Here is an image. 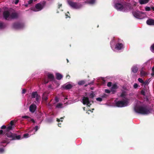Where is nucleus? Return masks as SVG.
<instances>
[{
    "label": "nucleus",
    "instance_id": "6e6552de",
    "mask_svg": "<svg viewBox=\"0 0 154 154\" xmlns=\"http://www.w3.org/2000/svg\"><path fill=\"white\" fill-rule=\"evenodd\" d=\"M43 4L38 3L35 5V8H32L31 10L35 12L38 11H41L43 9Z\"/></svg>",
    "mask_w": 154,
    "mask_h": 154
},
{
    "label": "nucleus",
    "instance_id": "0e129e2a",
    "mask_svg": "<svg viewBox=\"0 0 154 154\" xmlns=\"http://www.w3.org/2000/svg\"><path fill=\"white\" fill-rule=\"evenodd\" d=\"M152 9L153 11H154V7H152Z\"/></svg>",
    "mask_w": 154,
    "mask_h": 154
},
{
    "label": "nucleus",
    "instance_id": "f704fd0d",
    "mask_svg": "<svg viewBox=\"0 0 154 154\" xmlns=\"http://www.w3.org/2000/svg\"><path fill=\"white\" fill-rule=\"evenodd\" d=\"M138 81L140 83L143 84V79L140 78H139L138 79Z\"/></svg>",
    "mask_w": 154,
    "mask_h": 154
},
{
    "label": "nucleus",
    "instance_id": "c756f323",
    "mask_svg": "<svg viewBox=\"0 0 154 154\" xmlns=\"http://www.w3.org/2000/svg\"><path fill=\"white\" fill-rule=\"evenodd\" d=\"M13 139L20 140L21 139V136L20 135L16 136L14 137Z\"/></svg>",
    "mask_w": 154,
    "mask_h": 154
},
{
    "label": "nucleus",
    "instance_id": "20e7f679",
    "mask_svg": "<svg viewBox=\"0 0 154 154\" xmlns=\"http://www.w3.org/2000/svg\"><path fill=\"white\" fill-rule=\"evenodd\" d=\"M114 7L118 11L127 12L128 10L127 6H123L119 3H115L114 5Z\"/></svg>",
    "mask_w": 154,
    "mask_h": 154
},
{
    "label": "nucleus",
    "instance_id": "9d476101",
    "mask_svg": "<svg viewBox=\"0 0 154 154\" xmlns=\"http://www.w3.org/2000/svg\"><path fill=\"white\" fill-rule=\"evenodd\" d=\"M11 12L8 11H5L3 12V15L4 18L7 20H10Z\"/></svg>",
    "mask_w": 154,
    "mask_h": 154
},
{
    "label": "nucleus",
    "instance_id": "49530a36",
    "mask_svg": "<svg viewBox=\"0 0 154 154\" xmlns=\"http://www.w3.org/2000/svg\"><path fill=\"white\" fill-rule=\"evenodd\" d=\"M33 0H29L28 2L29 4H31L32 3Z\"/></svg>",
    "mask_w": 154,
    "mask_h": 154
},
{
    "label": "nucleus",
    "instance_id": "1a4fd4ad",
    "mask_svg": "<svg viewBox=\"0 0 154 154\" xmlns=\"http://www.w3.org/2000/svg\"><path fill=\"white\" fill-rule=\"evenodd\" d=\"M24 24L23 23L16 22L13 24V28L15 29H21L24 27Z\"/></svg>",
    "mask_w": 154,
    "mask_h": 154
},
{
    "label": "nucleus",
    "instance_id": "8fccbe9b",
    "mask_svg": "<svg viewBox=\"0 0 154 154\" xmlns=\"http://www.w3.org/2000/svg\"><path fill=\"white\" fill-rule=\"evenodd\" d=\"M107 86L108 87H110L111 85V82H109L107 84Z\"/></svg>",
    "mask_w": 154,
    "mask_h": 154
},
{
    "label": "nucleus",
    "instance_id": "ddd939ff",
    "mask_svg": "<svg viewBox=\"0 0 154 154\" xmlns=\"http://www.w3.org/2000/svg\"><path fill=\"white\" fill-rule=\"evenodd\" d=\"M33 131V129L29 130L28 133L24 134H23V137L24 138H27L30 137L31 135L35 134L34 132H32Z\"/></svg>",
    "mask_w": 154,
    "mask_h": 154
},
{
    "label": "nucleus",
    "instance_id": "bb28decb",
    "mask_svg": "<svg viewBox=\"0 0 154 154\" xmlns=\"http://www.w3.org/2000/svg\"><path fill=\"white\" fill-rule=\"evenodd\" d=\"M39 128V127L38 126L36 125L34 128H32L30 129V130H32V129H33V131L32 132H34L35 133V132L37 131L38 130V129Z\"/></svg>",
    "mask_w": 154,
    "mask_h": 154
},
{
    "label": "nucleus",
    "instance_id": "79ce46f5",
    "mask_svg": "<svg viewBox=\"0 0 154 154\" xmlns=\"http://www.w3.org/2000/svg\"><path fill=\"white\" fill-rule=\"evenodd\" d=\"M105 93H107V94H109L110 92V91L109 89H105Z\"/></svg>",
    "mask_w": 154,
    "mask_h": 154
},
{
    "label": "nucleus",
    "instance_id": "b1692460",
    "mask_svg": "<svg viewBox=\"0 0 154 154\" xmlns=\"http://www.w3.org/2000/svg\"><path fill=\"white\" fill-rule=\"evenodd\" d=\"M6 27V25L5 23L0 21V29H2L5 28Z\"/></svg>",
    "mask_w": 154,
    "mask_h": 154
},
{
    "label": "nucleus",
    "instance_id": "e433bc0d",
    "mask_svg": "<svg viewBox=\"0 0 154 154\" xmlns=\"http://www.w3.org/2000/svg\"><path fill=\"white\" fill-rule=\"evenodd\" d=\"M94 94L93 93H91L90 94L89 96L91 98H93L94 97Z\"/></svg>",
    "mask_w": 154,
    "mask_h": 154
},
{
    "label": "nucleus",
    "instance_id": "de8ad7c7",
    "mask_svg": "<svg viewBox=\"0 0 154 154\" xmlns=\"http://www.w3.org/2000/svg\"><path fill=\"white\" fill-rule=\"evenodd\" d=\"M107 97L108 95L106 94H104L102 96V98H106Z\"/></svg>",
    "mask_w": 154,
    "mask_h": 154
},
{
    "label": "nucleus",
    "instance_id": "39448f33",
    "mask_svg": "<svg viewBox=\"0 0 154 154\" xmlns=\"http://www.w3.org/2000/svg\"><path fill=\"white\" fill-rule=\"evenodd\" d=\"M133 14L135 18L140 19L144 18L146 16V13L141 11H136L133 12Z\"/></svg>",
    "mask_w": 154,
    "mask_h": 154
},
{
    "label": "nucleus",
    "instance_id": "7ed1b4c3",
    "mask_svg": "<svg viewBox=\"0 0 154 154\" xmlns=\"http://www.w3.org/2000/svg\"><path fill=\"white\" fill-rule=\"evenodd\" d=\"M110 46L112 49L115 51L121 50L124 48V43L122 40L118 39L116 41L113 38L110 42Z\"/></svg>",
    "mask_w": 154,
    "mask_h": 154
},
{
    "label": "nucleus",
    "instance_id": "a878e982",
    "mask_svg": "<svg viewBox=\"0 0 154 154\" xmlns=\"http://www.w3.org/2000/svg\"><path fill=\"white\" fill-rule=\"evenodd\" d=\"M63 107V104L61 103H58L56 106V107L58 108H60Z\"/></svg>",
    "mask_w": 154,
    "mask_h": 154
},
{
    "label": "nucleus",
    "instance_id": "0eeeda50",
    "mask_svg": "<svg viewBox=\"0 0 154 154\" xmlns=\"http://www.w3.org/2000/svg\"><path fill=\"white\" fill-rule=\"evenodd\" d=\"M31 97L32 98H35L36 100L35 103L38 104L40 103L41 97L40 95L38 94L36 91L32 92Z\"/></svg>",
    "mask_w": 154,
    "mask_h": 154
},
{
    "label": "nucleus",
    "instance_id": "a19ab883",
    "mask_svg": "<svg viewBox=\"0 0 154 154\" xmlns=\"http://www.w3.org/2000/svg\"><path fill=\"white\" fill-rule=\"evenodd\" d=\"M96 100L99 101H101L102 100V98L98 97L96 98Z\"/></svg>",
    "mask_w": 154,
    "mask_h": 154
},
{
    "label": "nucleus",
    "instance_id": "37998d69",
    "mask_svg": "<svg viewBox=\"0 0 154 154\" xmlns=\"http://www.w3.org/2000/svg\"><path fill=\"white\" fill-rule=\"evenodd\" d=\"M6 136L9 137H12V134L11 133L10 134V135H8V134H6Z\"/></svg>",
    "mask_w": 154,
    "mask_h": 154
},
{
    "label": "nucleus",
    "instance_id": "4c0bfd02",
    "mask_svg": "<svg viewBox=\"0 0 154 154\" xmlns=\"http://www.w3.org/2000/svg\"><path fill=\"white\" fill-rule=\"evenodd\" d=\"M150 8L149 7H146L145 8V10L146 11H149L150 10Z\"/></svg>",
    "mask_w": 154,
    "mask_h": 154
},
{
    "label": "nucleus",
    "instance_id": "4be33fe9",
    "mask_svg": "<svg viewBox=\"0 0 154 154\" xmlns=\"http://www.w3.org/2000/svg\"><path fill=\"white\" fill-rule=\"evenodd\" d=\"M43 100L46 101L48 99L47 95L45 93H44L42 96Z\"/></svg>",
    "mask_w": 154,
    "mask_h": 154
},
{
    "label": "nucleus",
    "instance_id": "603ef678",
    "mask_svg": "<svg viewBox=\"0 0 154 154\" xmlns=\"http://www.w3.org/2000/svg\"><path fill=\"white\" fill-rule=\"evenodd\" d=\"M26 90L25 89H23L22 91V94H25L26 92Z\"/></svg>",
    "mask_w": 154,
    "mask_h": 154
},
{
    "label": "nucleus",
    "instance_id": "bf43d9fd",
    "mask_svg": "<svg viewBox=\"0 0 154 154\" xmlns=\"http://www.w3.org/2000/svg\"><path fill=\"white\" fill-rule=\"evenodd\" d=\"M62 6V4H59V5H58V8H60V7L61 6Z\"/></svg>",
    "mask_w": 154,
    "mask_h": 154
},
{
    "label": "nucleus",
    "instance_id": "052dcab7",
    "mask_svg": "<svg viewBox=\"0 0 154 154\" xmlns=\"http://www.w3.org/2000/svg\"><path fill=\"white\" fill-rule=\"evenodd\" d=\"M152 72H154V66L152 67Z\"/></svg>",
    "mask_w": 154,
    "mask_h": 154
},
{
    "label": "nucleus",
    "instance_id": "c85d7f7f",
    "mask_svg": "<svg viewBox=\"0 0 154 154\" xmlns=\"http://www.w3.org/2000/svg\"><path fill=\"white\" fill-rule=\"evenodd\" d=\"M85 83V82L83 80L80 81L78 82V84L79 85H84Z\"/></svg>",
    "mask_w": 154,
    "mask_h": 154
},
{
    "label": "nucleus",
    "instance_id": "09e8293b",
    "mask_svg": "<svg viewBox=\"0 0 154 154\" xmlns=\"http://www.w3.org/2000/svg\"><path fill=\"white\" fill-rule=\"evenodd\" d=\"M19 0H16L15 2H14V4L15 5L17 4L19 2Z\"/></svg>",
    "mask_w": 154,
    "mask_h": 154
},
{
    "label": "nucleus",
    "instance_id": "680f3d73",
    "mask_svg": "<svg viewBox=\"0 0 154 154\" xmlns=\"http://www.w3.org/2000/svg\"><path fill=\"white\" fill-rule=\"evenodd\" d=\"M66 78L68 79H69L70 78V76L69 75H67L66 76Z\"/></svg>",
    "mask_w": 154,
    "mask_h": 154
},
{
    "label": "nucleus",
    "instance_id": "412c9836",
    "mask_svg": "<svg viewBox=\"0 0 154 154\" xmlns=\"http://www.w3.org/2000/svg\"><path fill=\"white\" fill-rule=\"evenodd\" d=\"M118 88L116 84H114L112 87L111 91L113 92H115L116 90Z\"/></svg>",
    "mask_w": 154,
    "mask_h": 154
},
{
    "label": "nucleus",
    "instance_id": "6ab92c4d",
    "mask_svg": "<svg viewBox=\"0 0 154 154\" xmlns=\"http://www.w3.org/2000/svg\"><path fill=\"white\" fill-rule=\"evenodd\" d=\"M131 70L134 73H136L138 70V67L136 66H133L131 69Z\"/></svg>",
    "mask_w": 154,
    "mask_h": 154
},
{
    "label": "nucleus",
    "instance_id": "f03ea898",
    "mask_svg": "<svg viewBox=\"0 0 154 154\" xmlns=\"http://www.w3.org/2000/svg\"><path fill=\"white\" fill-rule=\"evenodd\" d=\"M119 97L123 98L122 100H119L115 104L118 107H122L127 106L129 104V100L126 97L127 94L125 91H122L121 94H118Z\"/></svg>",
    "mask_w": 154,
    "mask_h": 154
},
{
    "label": "nucleus",
    "instance_id": "f257e3e1",
    "mask_svg": "<svg viewBox=\"0 0 154 154\" xmlns=\"http://www.w3.org/2000/svg\"><path fill=\"white\" fill-rule=\"evenodd\" d=\"M134 108L135 112L138 114L145 115L150 112L146 106L144 105L142 102L137 100L135 101Z\"/></svg>",
    "mask_w": 154,
    "mask_h": 154
},
{
    "label": "nucleus",
    "instance_id": "6e6d98bb",
    "mask_svg": "<svg viewBox=\"0 0 154 154\" xmlns=\"http://www.w3.org/2000/svg\"><path fill=\"white\" fill-rule=\"evenodd\" d=\"M10 125L13 126V121H11L10 122Z\"/></svg>",
    "mask_w": 154,
    "mask_h": 154
},
{
    "label": "nucleus",
    "instance_id": "5fc2aeb1",
    "mask_svg": "<svg viewBox=\"0 0 154 154\" xmlns=\"http://www.w3.org/2000/svg\"><path fill=\"white\" fill-rule=\"evenodd\" d=\"M90 112H93V111H91V110H88L86 112L87 113H88V114H89L90 113Z\"/></svg>",
    "mask_w": 154,
    "mask_h": 154
},
{
    "label": "nucleus",
    "instance_id": "3c124183",
    "mask_svg": "<svg viewBox=\"0 0 154 154\" xmlns=\"http://www.w3.org/2000/svg\"><path fill=\"white\" fill-rule=\"evenodd\" d=\"M47 106H48L49 107H51V104L50 103H48L47 104Z\"/></svg>",
    "mask_w": 154,
    "mask_h": 154
},
{
    "label": "nucleus",
    "instance_id": "58836bf2",
    "mask_svg": "<svg viewBox=\"0 0 154 154\" xmlns=\"http://www.w3.org/2000/svg\"><path fill=\"white\" fill-rule=\"evenodd\" d=\"M63 119V117L61 118H60V119H57V121L58 122H59L60 121L62 122Z\"/></svg>",
    "mask_w": 154,
    "mask_h": 154
},
{
    "label": "nucleus",
    "instance_id": "c03bdc74",
    "mask_svg": "<svg viewBox=\"0 0 154 154\" xmlns=\"http://www.w3.org/2000/svg\"><path fill=\"white\" fill-rule=\"evenodd\" d=\"M4 150L3 148H0V153H2L4 152Z\"/></svg>",
    "mask_w": 154,
    "mask_h": 154
},
{
    "label": "nucleus",
    "instance_id": "5701e85b",
    "mask_svg": "<svg viewBox=\"0 0 154 154\" xmlns=\"http://www.w3.org/2000/svg\"><path fill=\"white\" fill-rule=\"evenodd\" d=\"M96 0H88L86 2V3L91 5L94 4Z\"/></svg>",
    "mask_w": 154,
    "mask_h": 154
},
{
    "label": "nucleus",
    "instance_id": "423d86ee",
    "mask_svg": "<svg viewBox=\"0 0 154 154\" xmlns=\"http://www.w3.org/2000/svg\"><path fill=\"white\" fill-rule=\"evenodd\" d=\"M68 3L72 8L75 9H79L82 7V5L80 3L73 2L70 0L68 1Z\"/></svg>",
    "mask_w": 154,
    "mask_h": 154
},
{
    "label": "nucleus",
    "instance_id": "aec40b11",
    "mask_svg": "<svg viewBox=\"0 0 154 154\" xmlns=\"http://www.w3.org/2000/svg\"><path fill=\"white\" fill-rule=\"evenodd\" d=\"M149 0H139V2L141 5H143L147 3Z\"/></svg>",
    "mask_w": 154,
    "mask_h": 154
},
{
    "label": "nucleus",
    "instance_id": "4d7b16f0",
    "mask_svg": "<svg viewBox=\"0 0 154 154\" xmlns=\"http://www.w3.org/2000/svg\"><path fill=\"white\" fill-rule=\"evenodd\" d=\"M3 134V131L2 130H1L0 131V134Z\"/></svg>",
    "mask_w": 154,
    "mask_h": 154
},
{
    "label": "nucleus",
    "instance_id": "473e14b6",
    "mask_svg": "<svg viewBox=\"0 0 154 154\" xmlns=\"http://www.w3.org/2000/svg\"><path fill=\"white\" fill-rule=\"evenodd\" d=\"M54 100L55 101V102L54 103V104H55L56 103H57L59 102V99L57 97H55L54 99Z\"/></svg>",
    "mask_w": 154,
    "mask_h": 154
},
{
    "label": "nucleus",
    "instance_id": "13d9d810",
    "mask_svg": "<svg viewBox=\"0 0 154 154\" xmlns=\"http://www.w3.org/2000/svg\"><path fill=\"white\" fill-rule=\"evenodd\" d=\"M151 75L152 76H154V72H152V73H151Z\"/></svg>",
    "mask_w": 154,
    "mask_h": 154
},
{
    "label": "nucleus",
    "instance_id": "f3484780",
    "mask_svg": "<svg viewBox=\"0 0 154 154\" xmlns=\"http://www.w3.org/2000/svg\"><path fill=\"white\" fill-rule=\"evenodd\" d=\"M56 79L59 80H60L63 78V75L59 73H56Z\"/></svg>",
    "mask_w": 154,
    "mask_h": 154
},
{
    "label": "nucleus",
    "instance_id": "f8f14e48",
    "mask_svg": "<svg viewBox=\"0 0 154 154\" xmlns=\"http://www.w3.org/2000/svg\"><path fill=\"white\" fill-rule=\"evenodd\" d=\"M37 106L33 103L30 105L29 107V111L32 113H34L36 110Z\"/></svg>",
    "mask_w": 154,
    "mask_h": 154
},
{
    "label": "nucleus",
    "instance_id": "338daca9",
    "mask_svg": "<svg viewBox=\"0 0 154 154\" xmlns=\"http://www.w3.org/2000/svg\"><path fill=\"white\" fill-rule=\"evenodd\" d=\"M60 123H59V124H58V126H59V127H61V126H60Z\"/></svg>",
    "mask_w": 154,
    "mask_h": 154
},
{
    "label": "nucleus",
    "instance_id": "ea45409f",
    "mask_svg": "<svg viewBox=\"0 0 154 154\" xmlns=\"http://www.w3.org/2000/svg\"><path fill=\"white\" fill-rule=\"evenodd\" d=\"M138 86V85L137 83H134L133 85V87L134 88H136Z\"/></svg>",
    "mask_w": 154,
    "mask_h": 154
},
{
    "label": "nucleus",
    "instance_id": "dca6fc26",
    "mask_svg": "<svg viewBox=\"0 0 154 154\" xmlns=\"http://www.w3.org/2000/svg\"><path fill=\"white\" fill-rule=\"evenodd\" d=\"M72 87V85L70 84H65L63 85V88L66 89H70Z\"/></svg>",
    "mask_w": 154,
    "mask_h": 154
},
{
    "label": "nucleus",
    "instance_id": "c9c22d12",
    "mask_svg": "<svg viewBox=\"0 0 154 154\" xmlns=\"http://www.w3.org/2000/svg\"><path fill=\"white\" fill-rule=\"evenodd\" d=\"M140 93L143 96H145V92L144 90H142L141 91Z\"/></svg>",
    "mask_w": 154,
    "mask_h": 154
},
{
    "label": "nucleus",
    "instance_id": "864d4df0",
    "mask_svg": "<svg viewBox=\"0 0 154 154\" xmlns=\"http://www.w3.org/2000/svg\"><path fill=\"white\" fill-rule=\"evenodd\" d=\"M6 128V126L5 125H3L2 126L1 128L2 129H3L5 128Z\"/></svg>",
    "mask_w": 154,
    "mask_h": 154
},
{
    "label": "nucleus",
    "instance_id": "a18cd8bd",
    "mask_svg": "<svg viewBox=\"0 0 154 154\" xmlns=\"http://www.w3.org/2000/svg\"><path fill=\"white\" fill-rule=\"evenodd\" d=\"M29 116H22V119H28Z\"/></svg>",
    "mask_w": 154,
    "mask_h": 154
},
{
    "label": "nucleus",
    "instance_id": "774afa93",
    "mask_svg": "<svg viewBox=\"0 0 154 154\" xmlns=\"http://www.w3.org/2000/svg\"><path fill=\"white\" fill-rule=\"evenodd\" d=\"M7 143V142H6V141H5V142H2V143Z\"/></svg>",
    "mask_w": 154,
    "mask_h": 154
},
{
    "label": "nucleus",
    "instance_id": "e2e57ef3",
    "mask_svg": "<svg viewBox=\"0 0 154 154\" xmlns=\"http://www.w3.org/2000/svg\"><path fill=\"white\" fill-rule=\"evenodd\" d=\"M68 16V15L67 14H66V18H67V17H69Z\"/></svg>",
    "mask_w": 154,
    "mask_h": 154
},
{
    "label": "nucleus",
    "instance_id": "4468645a",
    "mask_svg": "<svg viewBox=\"0 0 154 154\" xmlns=\"http://www.w3.org/2000/svg\"><path fill=\"white\" fill-rule=\"evenodd\" d=\"M18 14L15 12H11L10 20L13 19H16L18 17Z\"/></svg>",
    "mask_w": 154,
    "mask_h": 154
},
{
    "label": "nucleus",
    "instance_id": "9b49d317",
    "mask_svg": "<svg viewBox=\"0 0 154 154\" xmlns=\"http://www.w3.org/2000/svg\"><path fill=\"white\" fill-rule=\"evenodd\" d=\"M82 103L84 104H86L88 106H90L91 104H90V102L88 97H84L82 100Z\"/></svg>",
    "mask_w": 154,
    "mask_h": 154
},
{
    "label": "nucleus",
    "instance_id": "72a5a7b5",
    "mask_svg": "<svg viewBox=\"0 0 154 154\" xmlns=\"http://www.w3.org/2000/svg\"><path fill=\"white\" fill-rule=\"evenodd\" d=\"M150 49L152 52L154 53V44L151 46Z\"/></svg>",
    "mask_w": 154,
    "mask_h": 154
},
{
    "label": "nucleus",
    "instance_id": "69168bd1",
    "mask_svg": "<svg viewBox=\"0 0 154 154\" xmlns=\"http://www.w3.org/2000/svg\"><path fill=\"white\" fill-rule=\"evenodd\" d=\"M44 82L45 83H47L48 82V81H45Z\"/></svg>",
    "mask_w": 154,
    "mask_h": 154
},
{
    "label": "nucleus",
    "instance_id": "a211bd4d",
    "mask_svg": "<svg viewBox=\"0 0 154 154\" xmlns=\"http://www.w3.org/2000/svg\"><path fill=\"white\" fill-rule=\"evenodd\" d=\"M140 75L141 76L144 77L147 75V73L143 70V68H142L141 69Z\"/></svg>",
    "mask_w": 154,
    "mask_h": 154
},
{
    "label": "nucleus",
    "instance_id": "2f4dec72",
    "mask_svg": "<svg viewBox=\"0 0 154 154\" xmlns=\"http://www.w3.org/2000/svg\"><path fill=\"white\" fill-rule=\"evenodd\" d=\"M12 126L11 125H9L8 127H7V131H9L10 130H11L12 129Z\"/></svg>",
    "mask_w": 154,
    "mask_h": 154
},
{
    "label": "nucleus",
    "instance_id": "7c9ffc66",
    "mask_svg": "<svg viewBox=\"0 0 154 154\" xmlns=\"http://www.w3.org/2000/svg\"><path fill=\"white\" fill-rule=\"evenodd\" d=\"M149 80H146L145 82L143 81V84L144 85V86L147 85L149 84Z\"/></svg>",
    "mask_w": 154,
    "mask_h": 154
},
{
    "label": "nucleus",
    "instance_id": "2eb2a0df",
    "mask_svg": "<svg viewBox=\"0 0 154 154\" xmlns=\"http://www.w3.org/2000/svg\"><path fill=\"white\" fill-rule=\"evenodd\" d=\"M146 23L149 25H154V20L152 19L148 20L146 22Z\"/></svg>",
    "mask_w": 154,
    "mask_h": 154
},
{
    "label": "nucleus",
    "instance_id": "393cba45",
    "mask_svg": "<svg viewBox=\"0 0 154 154\" xmlns=\"http://www.w3.org/2000/svg\"><path fill=\"white\" fill-rule=\"evenodd\" d=\"M48 78L51 80L52 81L54 79V76L52 74H49L48 75Z\"/></svg>",
    "mask_w": 154,
    "mask_h": 154
},
{
    "label": "nucleus",
    "instance_id": "cd10ccee",
    "mask_svg": "<svg viewBox=\"0 0 154 154\" xmlns=\"http://www.w3.org/2000/svg\"><path fill=\"white\" fill-rule=\"evenodd\" d=\"M27 121L29 122H32L33 123H35V121L33 119L29 117L28 119H27Z\"/></svg>",
    "mask_w": 154,
    "mask_h": 154
}]
</instances>
